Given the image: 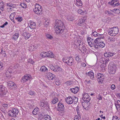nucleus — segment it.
<instances>
[{
	"mask_svg": "<svg viewBox=\"0 0 120 120\" xmlns=\"http://www.w3.org/2000/svg\"><path fill=\"white\" fill-rule=\"evenodd\" d=\"M47 52H43L41 53L40 56L43 58L46 57H47Z\"/></svg>",
	"mask_w": 120,
	"mask_h": 120,
	"instance_id": "obj_38",
	"label": "nucleus"
},
{
	"mask_svg": "<svg viewBox=\"0 0 120 120\" xmlns=\"http://www.w3.org/2000/svg\"><path fill=\"white\" fill-rule=\"evenodd\" d=\"M4 8V2H2L0 3V9L3 11Z\"/></svg>",
	"mask_w": 120,
	"mask_h": 120,
	"instance_id": "obj_35",
	"label": "nucleus"
},
{
	"mask_svg": "<svg viewBox=\"0 0 120 120\" xmlns=\"http://www.w3.org/2000/svg\"><path fill=\"white\" fill-rule=\"evenodd\" d=\"M64 109V106L63 105L59 102L58 105L57 110L58 111L63 110Z\"/></svg>",
	"mask_w": 120,
	"mask_h": 120,
	"instance_id": "obj_24",
	"label": "nucleus"
},
{
	"mask_svg": "<svg viewBox=\"0 0 120 120\" xmlns=\"http://www.w3.org/2000/svg\"><path fill=\"white\" fill-rule=\"evenodd\" d=\"M16 15L15 13L14 12L11 14L10 16V18L11 19L12 21H14V19L15 17H16L15 15Z\"/></svg>",
	"mask_w": 120,
	"mask_h": 120,
	"instance_id": "obj_33",
	"label": "nucleus"
},
{
	"mask_svg": "<svg viewBox=\"0 0 120 120\" xmlns=\"http://www.w3.org/2000/svg\"><path fill=\"white\" fill-rule=\"evenodd\" d=\"M115 104L117 110L120 109V101L117 100L115 102Z\"/></svg>",
	"mask_w": 120,
	"mask_h": 120,
	"instance_id": "obj_26",
	"label": "nucleus"
},
{
	"mask_svg": "<svg viewBox=\"0 0 120 120\" xmlns=\"http://www.w3.org/2000/svg\"><path fill=\"white\" fill-rule=\"evenodd\" d=\"M45 35L48 39H52L53 38V37L50 34H45Z\"/></svg>",
	"mask_w": 120,
	"mask_h": 120,
	"instance_id": "obj_42",
	"label": "nucleus"
},
{
	"mask_svg": "<svg viewBox=\"0 0 120 120\" xmlns=\"http://www.w3.org/2000/svg\"><path fill=\"white\" fill-rule=\"evenodd\" d=\"M58 99L56 98L53 99L52 101V104H54L57 102L58 101Z\"/></svg>",
	"mask_w": 120,
	"mask_h": 120,
	"instance_id": "obj_43",
	"label": "nucleus"
},
{
	"mask_svg": "<svg viewBox=\"0 0 120 120\" xmlns=\"http://www.w3.org/2000/svg\"><path fill=\"white\" fill-rule=\"evenodd\" d=\"M112 120H119L118 117L116 116H113Z\"/></svg>",
	"mask_w": 120,
	"mask_h": 120,
	"instance_id": "obj_54",
	"label": "nucleus"
},
{
	"mask_svg": "<svg viewBox=\"0 0 120 120\" xmlns=\"http://www.w3.org/2000/svg\"><path fill=\"white\" fill-rule=\"evenodd\" d=\"M87 74L90 77L91 79H93L94 78V75L93 72L90 71L87 73Z\"/></svg>",
	"mask_w": 120,
	"mask_h": 120,
	"instance_id": "obj_41",
	"label": "nucleus"
},
{
	"mask_svg": "<svg viewBox=\"0 0 120 120\" xmlns=\"http://www.w3.org/2000/svg\"><path fill=\"white\" fill-rule=\"evenodd\" d=\"M66 19L68 20L72 21L74 20L73 16L71 15H68L65 16Z\"/></svg>",
	"mask_w": 120,
	"mask_h": 120,
	"instance_id": "obj_27",
	"label": "nucleus"
},
{
	"mask_svg": "<svg viewBox=\"0 0 120 120\" xmlns=\"http://www.w3.org/2000/svg\"><path fill=\"white\" fill-rule=\"evenodd\" d=\"M55 83L58 86L60 85V82L59 81L57 80L55 82Z\"/></svg>",
	"mask_w": 120,
	"mask_h": 120,
	"instance_id": "obj_57",
	"label": "nucleus"
},
{
	"mask_svg": "<svg viewBox=\"0 0 120 120\" xmlns=\"http://www.w3.org/2000/svg\"><path fill=\"white\" fill-rule=\"evenodd\" d=\"M28 27L31 29H34L36 27L35 23L32 21H30L28 23Z\"/></svg>",
	"mask_w": 120,
	"mask_h": 120,
	"instance_id": "obj_14",
	"label": "nucleus"
},
{
	"mask_svg": "<svg viewBox=\"0 0 120 120\" xmlns=\"http://www.w3.org/2000/svg\"><path fill=\"white\" fill-rule=\"evenodd\" d=\"M7 83L8 86L9 88L11 89L13 88L14 87L16 88L17 87L16 84L12 81H9L7 82Z\"/></svg>",
	"mask_w": 120,
	"mask_h": 120,
	"instance_id": "obj_16",
	"label": "nucleus"
},
{
	"mask_svg": "<svg viewBox=\"0 0 120 120\" xmlns=\"http://www.w3.org/2000/svg\"><path fill=\"white\" fill-rule=\"evenodd\" d=\"M55 32L57 33H62L65 27L63 26V23L61 21L56 20L55 22Z\"/></svg>",
	"mask_w": 120,
	"mask_h": 120,
	"instance_id": "obj_2",
	"label": "nucleus"
},
{
	"mask_svg": "<svg viewBox=\"0 0 120 120\" xmlns=\"http://www.w3.org/2000/svg\"><path fill=\"white\" fill-rule=\"evenodd\" d=\"M21 33L22 35L26 39H28L32 35L31 34L26 32V30H24Z\"/></svg>",
	"mask_w": 120,
	"mask_h": 120,
	"instance_id": "obj_12",
	"label": "nucleus"
},
{
	"mask_svg": "<svg viewBox=\"0 0 120 120\" xmlns=\"http://www.w3.org/2000/svg\"><path fill=\"white\" fill-rule=\"evenodd\" d=\"M118 53H115L112 52H105L104 54V57H102L100 60V67L103 69H105V67L106 64L108 63L109 60V57H111L113 56H116V57H118L119 56Z\"/></svg>",
	"mask_w": 120,
	"mask_h": 120,
	"instance_id": "obj_1",
	"label": "nucleus"
},
{
	"mask_svg": "<svg viewBox=\"0 0 120 120\" xmlns=\"http://www.w3.org/2000/svg\"><path fill=\"white\" fill-rule=\"evenodd\" d=\"M61 70V69L60 67H58L57 68H55L54 71L55 72H57L59 71H60Z\"/></svg>",
	"mask_w": 120,
	"mask_h": 120,
	"instance_id": "obj_50",
	"label": "nucleus"
},
{
	"mask_svg": "<svg viewBox=\"0 0 120 120\" xmlns=\"http://www.w3.org/2000/svg\"><path fill=\"white\" fill-rule=\"evenodd\" d=\"M7 5L8 6L11 7L13 8H15V4L9 3H7Z\"/></svg>",
	"mask_w": 120,
	"mask_h": 120,
	"instance_id": "obj_45",
	"label": "nucleus"
},
{
	"mask_svg": "<svg viewBox=\"0 0 120 120\" xmlns=\"http://www.w3.org/2000/svg\"><path fill=\"white\" fill-rule=\"evenodd\" d=\"M28 62L31 63L33 64L34 63L33 61L32 60V59H30L29 60H28Z\"/></svg>",
	"mask_w": 120,
	"mask_h": 120,
	"instance_id": "obj_59",
	"label": "nucleus"
},
{
	"mask_svg": "<svg viewBox=\"0 0 120 120\" xmlns=\"http://www.w3.org/2000/svg\"><path fill=\"white\" fill-rule=\"evenodd\" d=\"M97 98L99 100H102L101 96L100 94H99L98 96L97 97Z\"/></svg>",
	"mask_w": 120,
	"mask_h": 120,
	"instance_id": "obj_60",
	"label": "nucleus"
},
{
	"mask_svg": "<svg viewBox=\"0 0 120 120\" xmlns=\"http://www.w3.org/2000/svg\"><path fill=\"white\" fill-rule=\"evenodd\" d=\"M92 35L95 37H97L98 36H102V34H100L96 31H94L92 34Z\"/></svg>",
	"mask_w": 120,
	"mask_h": 120,
	"instance_id": "obj_31",
	"label": "nucleus"
},
{
	"mask_svg": "<svg viewBox=\"0 0 120 120\" xmlns=\"http://www.w3.org/2000/svg\"><path fill=\"white\" fill-rule=\"evenodd\" d=\"M1 53L3 54L2 56L3 57H5L6 56V55L5 53V51L1 50Z\"/></svg>",
	"mask_w": 120,
	"mask_h": 120,
	"instance_id": "obj_53",
	"label": "nucleus"
},
{
	"mask_svg": "<svg viewBox=\"0 0 120 120\" xmlns=\"http://www.w3.org/2000/svg\"><path fill=\"white\" fill-rule=\"evenodd\" d=\"M73 62V59L71 57H69L68 59V63L67 64L69 65H71L72 64V63Z\"/></svg>",
	"mask_w": 120,
	"mask_h": 120,
	"instance_id": "obj_28",
	"label": "nucleus"
},
{
	"mask_svg": "<svg viewBox=\"0 0 120 120\" xmlns=\"http://www.w3.org/2000/svg\"><path fill=\"white\" fill-rule=\"evenodd\" d=\"M31 78V76L30 75H26L22 78L21 80V82L22 83L25 84L27 82V81L30 80Z\"/></svg>",
	"mask_w": 120,
	"mask_h": 120,
	"instance_id": "obj_8",
	"label": "nucleus"
},
{
	"mask_svg": "<svg viewBox=\"0 0 120 120\" xmlns=\"http://www.w3.org/2000/svg\"><path fill=\"white\" fill-rule=\"evenodd\" d=\"M38 47V45L37 44H33L31 45L29 47V50L31 51H34L36 50Z\"/></svg>",
	"mask_w": 120,
	"mask_h": 120,
	"instance_id": "obj_15",
	"label": "nucleus"
},
{
	"mask_svg": "<svg viewBox=\"0 0 120 120\" xmlns=\"http://www.w3.org/2000/svg\"><path fill=\"white\" fill-rule=\"evenodd\" d=\"M116 87L115 85L112 84L111 86V88L112 90H114L115 89Z\"/></svg>",
	"mask_w": 120,
	"mask_h": 120,
	"instance_id": "obj_62",
	"label": "nucleus"
},
{
	"mask_svg": "<svg viewBox=\"0 0 120 120\" xmlns=\"http://www.w3.org/2000/svg\"><path fill=\"white\" fill-rule=\"evenodd\" d=\"M108 71L110 74H114L116 71V67L114 65L109 66Z\"/></svg>",
	"mask_w": 120,
	"mask_h": 120,
	"instance_id": "obj_10",
	"label": "nucleus"
},
{
	"mask_svg": "<svg viewBox=\"0 0 120 120\" xmlns=\"http://www.w3.org/2000/svg\"><path fill=\"white\" fill-rule=\"evenodd\" d=\"M79 44V50L83 53L86 52V49L84 46L85 44L83 43L82 42H80Z\"/></svg>",
	"mask_w": 120,
	"mask_h": 120,
	"instance_id": "obj_11",
	"label": "nucleus"
},
{
	"mask_svg": "<svg viewBox=\"0 0 120 120\" xmlns=\"http://www.w3.org/2000/svg\"><path fill=\"white\" fill-rule=\"evenodd\" d=\"M4 87L2 85H0V95H2L5 94V89Z\"/></svg>",
	"mask_w": 120,
	"mask_h": 120,
	"instance_id": "obj_23",
	"label": "nucleus"
},
{
	"mask_svg": "<svg viewBox=\"0 0 120 120\" xmlns=\"http://www.w3.org/2000/svg\"><path fill=\"white\" fill-rule=\"evenodd\" d=\"M44 117L45 120H51V118L48 115H44Z\"/></svg>",
	"mask_w": 120,
	"mask_h": 120,
	"instance_id": "obj_40",
	"label": "nucleus"
},
{
	"mask_svg": "<svg viewBox=\"0 0 120 120\" xmlns=\"http://www.w3.org/2000/svg\"><path fill=\"white\" fill-rule=\"evenodd\" d=\"M71 91L74 94L76 93L79 91V88L75 87L70 89Z\"/></svg>",
	"mask_w": 120,
	"mask_h": 120,
	"instance_id": "obj_30",
	"label": "nucleus"
},
{
	"mask_svg": "<svg viewBox=\"0 0 120 120\" xmlns=\"http://www.w3.org/2000/svg\"><path fill=\"white\" fill-rule=\"evenodd\" d=\"M82 99L85 101H90L89 96L87 94L85 93L82 95Z\"/></svg>",
	"mask_w": 120,
	"mask_h": 120,
	"instance_id": "obj_17",
	"label": "nucleus"
},
{
	"mask_svg": "<svg viewBox=\"0 0 120 120\" xmlns=\"http://www.w3.org/2000/svg\"><path fill=\"white\" fill-rule=\"evenodd\" d=\"M40 70L41 71L43 72L47 71L48 70L47 68L45 66H42L41 67Z\"/></svg>",
	"mask_w": 120,
	"mask_h": 120,
	"instance_id": "obj_34",
	"label": "nucleus"
},
{
	"mask_svg": "<svg viewBox=\"0 0 120 120\" xmlns=\"http://www.w3.org/2000/svg\"><path fill=\"white\" fill-rule=\"evenodd\" d=\"M86 19L82 17L79 20L77 25L79 26L83 27L84 28L86 27V24L85 22Z\"/></svg>",
	"mask_w": 120,
	"mask_h": 120,
	"instance_id": "obj_6",
	"label": "nucleus"
},
{
	"mask_svg": "<svg viewBox=\"0 0 120 120\" xmlns=\"http://www.w3.org/2000/svg\"><path fill=\"white\" fill-rule=\"evenodd\" d=\"M120 4V3L119 2H116V1L114 2V6H117L118 5H119Z\"/></svg>",
	"mask_w": 120,
	"mask_h": 120,
	"instance_id": "obj_61",
	"label": "nucleus"
},
{
	"mask_svg": "<svg viewBox=\"0 0 120 120\" xmlns=\"http://www.w3.org/2000/svg\"><path fill=\"white\" fill-rule=\"evenodd\" d=\"M20 5L24 8H26V4L24 3L20 4Z\"/></svg>",
	"mask_w": 120,
	"mask_h": 120,
	"instance_id": "obj_49",
	"label": "nucleus"
},
{
	"mask_svg": "<svg viewBox=\"0 0 120 120\" xmlns=\"http://www.w3.org/2000/svg\"><path fill=\"white\" fill-rule=\"evenodd\" d=\"M77 12L79 14L82 15H85L87 13V12L85 10H82L80 9L78 10Z\"/></svg>",
	"mask_w": 120,
	"mask_h": 120,
	"instance_id": "obj_25",
	"label": "nucleus"
},
{
	"mask_svg": "<svg viewBox=\"0 0 120 120\" xmlns=\"http://www.w3.org/2000/svg\"><path fill=\"white\" fill-rule=\"evenodd\" d=\"M19 111L18 109L15 108L12 109V110H10L9 112L8 115L11 116L15 117L17 114L18 113Z\"/></svg>",
	"mask_w": 120,
	"mask_h": 120,
	"instance_id": "obj_7",
	"label": "nucleus"
},
{
	"mask_svg": "<svg viewBox=\"0 0 120 120\" xmlns=\"http://www.w3.org/2000/svg\"><path fill=\"white\" fill-rule=\"evenodd\" d=\"M71 83V82L70 81H68L65 82L64 83V84L67 86H68L70 85Z\"/></svg>",
	"mask_w": 120,
	"mask_h": 120,
	"instance_id": "obj_52",
	"label": "nucleus"
},
{
	"mask_svg": "<svg viewBox=\"0 0 120 120\" xmlns=\"http://www.w3.org/2000/svg\"><path fill=\"white\" fill-rule=\"evenodd\" d=\"M112 12L116 13L119 14L120 12V11L119 9H114L111 11Z\"/></svg>",
	"mask_w": 120,
	"mask_h": 120,
	"instance_id": "obj_44",
	"label": "nucleus"
},
{
	"mask_svg": "<svg viewBox=\"0 0 120 120\" xmlns=\"http://www.w3.org/2000/svg\"><path fill=\"white\" fill-rule=\"evenodd\" d=\"M29 94L31 95H33L34 94V91H30L29 93Z\"/></svg>",
	"mask_w": 120,
	"mask_h": 120,
	"instance_id": "obj_63",
	"label": "nucleus"
},
{
	"mask_svg": "<svg viewBox=\"0 0 120 120\" xmlns=\"http://www.w3.org/2000/svg\"><path fill=\"white\" fill-rule=\"evenodd\" d=\"M88 43L89 45L91 47H93L94 45L95 40L94 41V39H92L91 38L89 37L87 38Z\"/></svg>",
	"mask_w": 120,
	"mask_h": 120,
	"instance_id": "obj_18",
	"label": "nucleus"
},
{
	"mask_svg": "<svg viewBox=\"0 0 120 120\" xmlns=\"http://www.w3.org/2000/svg\"><path fill=\"white\" fill-rule=\"evenodd\" d=\"M35 8L34 9V12L37 15H41L42 13V7L38 4H36L35 5Z\"/></svg>",
	"mask_w": 120,
	"mask_h": 120,
	"instance_id": "obj_5",
	"label": "nucleus"
},
{
	"mask_svg": "<svg viewBox=\"0 0 120 120\" xmlns=\"http://www.w3.org/2000/svg\"><path fill=\"white\" fill-rule=\"evenodd\" d=\"M81 66L83 67H85L86 66V64L84 63H82L81 64Z\"/></svg>",
	"mask_w": 120,
	"mask_h": 120,
	"instance_id": "obj_64",
	"label": "nucleus"
},
{
	"mask_svg": "<svg viewBox=\"0 0 120 120\" xmlns=\"http://www.w3.org/2000/svg\"><path fill=\"white\" fill-rule=\"evenodd\" d=\"M12 70L11 68H10L6 71V75L7 78H10L11 76V74L12 73Z\"/></svg>",
	"mask_w": 120,
	"mask_h": 120,
	"instance_id": "obj_21",
	"label": "nucleus"
},
{
	"mask_svg": "<svg viewBox=\"0 0 120 120\" xmlns=\"http://www.w3.org/2000/svg\"><path fill=\"white\" fill-rule=\"evenodd\" d=\"M40 107L42 108H44L46 106L48 107L49 106L48 103L47 102H44L43 101H40Z\"/></svg>",
	"mask_w": 120,
	"mask_h": 120,
	"instance_id": "obj_22",
	"label": "nucleus"
},
{
	"mask_svg": "<svg viewBox=\"0 0 120 120\" xmlns=\"http://www.w3.org/2000/svg\"><path fill=\"white\" fill-rule=\"evenodd\" d=\"M19 37V34L18 33H15L13 35L12 39L14 40H16Z\"/></svg>",
	"mask_w": 120,
	"mask_h": 120,
	"instance_id": "obj_36",
	"label": "nucleus"
},
{
	"mask_svg": "<svg viewBox=\"0 0 120 120\" xmlns=\"http://www.w3.org/2000/svg\"><path fill=\"white\" fill-rule=\"evenodd\" d=\"M15 19L18 22H21L22 20V17L19 15H16L15 17Z\"/></svg>",
	"mask_w": 120,
	"mask_h": 120,
	"instance_id": "obj_32",
	"label": "nucleus"
},
{
	"mask_svg": "<svg viewBox=\"0 0 120 120\" xmlns=\"http://www.w3.org/2000/svg\"><path fill=\"white\" fill-rule=\"evenodd\" d=\"M101 39H103V37L98 38L95 40V42L96 44L94 45L95 48L98 49L100 48H101L104 47L105 45V44L101 40Z\"/></svg>",
	"mask_w": 120,
	"mask_h": 120,
	"instance_id": "obj_3",
	"label": "nucleus"
},
{
	"mask_svg": "<svg viewBox=\"0 0 120 120\" xmlns=\"http://www.w3.org/2000/svg\"><path fill=\"white\" fill-rule=\"evenodd\" d=\"M76 5L78 7L79 6H81L82 4V2L80 0H76Z\"/></svg>",
	"mask_w": 120,
	"mask_h": 120,
	"instance_id": "obj_37",
	"label": "nucleus"
},
{
	"mask_svg": "<svg viewBox=\"0 0 120 120\" xmlns=\"http://www.w3.org/2000/svg\"><path fill=\"white\" fill-rule=\"evenodd\" d=\"M65 101L68 104H72L73 102V99L71 96L67 97L65 99Z\"/></svg>",
	"mask_w": 120,
	"mask_h": 120,
	"instance_id": "obj_20",
	"label": "nucleus"
},
{
	"mask_svg": "<svg viewBox=\"0 0 120 120\" xmlns=\"http://www.w3.org/2000/svg\"><path fill=\"white\" fill-rule=\"evenodd\" d=\"M69 57H64L63 58V61L66 64H67L68 63V59Z\"/></svg>",
	"mask_w": 120,
	"mask_h": 120,
	"instance_id": "obj_47",
	"label": "nucleus"
},
{
	"mask_svg": "<svg viewBox=\"0 0 120 120\" xmlns=\"http://www.w3.org/2000/svg\"><path fill=\"white\" fill-rule=\"evenodd\" d=\"M39 110V109L38 107H36L34 109L32 112L33 114L36 115Z\"/></svg>",
	"mask_w": 120,
	"mask_h": 120,
	"instance_id": "obj_39",
	"label": "nucleus"
},
{
	"mask_svg": "<svg viewBox=\"0 0 120 120\" xmlns=\"http://www.w3.org/2000/svg\"><path fill=\"white\" fill-rule=\"evenodd\" d=\"M27 101L26 103L27 106L29 108L32 109L34 106V101L32 100H27Z\"/></svg>",
	"mask_w": 120,
	"mask_h": 120,
	"instance_id": "obj_13",
	"label": "nucleus"
},
{
	"mask_svg": "<svg viewBox=\"0 0 120 120\" xmlns=\"http://www.w3.org/2000/svg\"><path fill=\"white\" fill-rule=\"evenodd\" d=\"M2 105L5 108H7L8 106V104L5 103H3Z\"/></svg>",
	"mask_w": 120,
	"mask_h": 120,
	"instance_id": "obj_56",
	"label": "nucleus"
},
{
	"mask_svg": "<svg viewBox=\"0 0 120 120\" xmlns=\"http://www.w3.org/2000/svg\"><path fill=\"white\" fill-rule=\"evenodd\" d=\"M47 53L46 55L47 57H49L51 58H54L55 57L53 54L52 52L49 51L48 52H47Z\"/></svg>",
	"mask_w": 120,
	"mask_h": 120,
	"instance_id": "obj_29",
	"label": "nucleus"
},
{
	"mask_svg": "<svg viewBox=\"0 0 120 120\" xmlns=\"http://www.w3.org/2000/svg\"><path fill=\"white\" fill-rule=\"evenodd\" d=\"M45 25L46 26L49 25L50 23V21L48 19H45Z\"/></svg>",
	"mask_w": 120,
	"mask_h": 120,
	"instance_id": "obj_48",
	"label": "nucleus"
},
{
	"mask_svg": "<svg viewBox=\"0 0 120 120\" xmlns=\"http://www.w3.org/2000/svg\"><path fill=\"white\" fill-rule=\"evenodd\" d=\"M97 78L100 80L99 82L102 83L105 78V76L103 74L98 73L96 75Z\"/></svg>",
	"mask_w": 120,
	"mask_h": 120,
	"instance_id": "obj_9",
	"label": "nucleus"
},
{
	"mask_svg": "<svg viewBox=\"0 0 120 120\" xmlns=\"http://www.w3.org/2000/svg\"><path fill=\"white\" fill-rule=\"evenodd\" d=\"M116 1V0H112L111 1L109 2V4H110L113 6H114V2Z\"/></svg>",
	"mask_w": 120,
	"mask_h": 120,
	"instance_id": "obj_51",
	"label": "nucleus"
},
{
	"mask_svg": "<svg viewBox=\"0 0 120 120\" xmlns=\"http://www.w3.org/2000/svg\"><path fill=\"white\" fill-rule=\"evenodd\" d=\"M87 103L86 102H84L82 103V105L84 108L85 109H86V107L87 106Z\"/></svg>",
	"mask_w": 120,
	"mask_h": 120,
	"instance_id": "obj_46",
	"label": "nucleus"
},
{
	"mask_svg": "<svg viewBox=\"0 0 120 120\" xmlns=\"http://www.w3.org/2000/svg\"><path fill=\"white\" fill-rule=\"evenodd\" d=\"M119 31V28L117 27H113L110 29L109 34L111 36H115L118 33Z\"/></svg>",
	"mask_w": 120,
	"mask_h": 120,
	"instance_id": "obj_4",
	"label": "nucleus"
},
{
	"mask_svg": "<svg viewBox=\"0 0 120 120\" xmlns=\"http://www.w3.org/2000/svg\"><path fill=\"white\" fill-rule=\"evenodd\" d=\"M49 67L50 68V69H51L52 70L54 71L55 69V68L52 65H50Z\"/></svg>",
	"mask_w": 120,
	"mask_h": 120,
	"instance_id": "obj_58",
	"label": "nucleus"
},
{
	"mask_svg": "<svg viewBox=\"0 0 120 120\" xmlns=\"http://www.w3.org/2000/svg\"><path fill=\"white\" fill-rule=\"evenodd\" d=\"M46 77L48 79L50 80H53L55 77L54 75L53 74L51 73L50 72H48L47 73Z\"/></svg>",
	"mask_w": 120,
	"mask_h": 120,
	"instance_id": "obj_19",
	"label": "nucleus"
},
{
	"mask_svg": "<svg viewBox=\"0 0 120 120\" xmlns=\"http://www.w3.org/2000/svg\"><path fill=\"white\" fill-rule=\"evenodd\" d=\"M4 68L3 64L2 62L0 61V69L3 70Z\"/></svg>",
	"mask_w": 120,
	"mask_h": 120,
	"instance_id": "obj_55",
	"label": "nucleus"
}]
</instances>
